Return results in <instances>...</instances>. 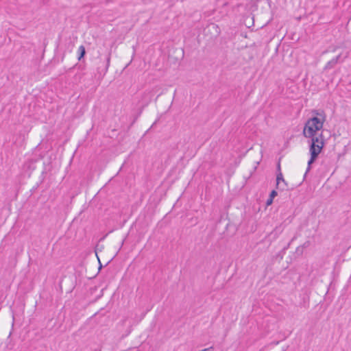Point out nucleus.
Wrapping results in <instances>:
<instances>
[{
    "instance_id": "nucleus-1",
    "label": "nucleus",
    "mask_w": 351,
    "mask_h": 351,
    "mask_svg": "<svg viewBox=\"0 0 351 351\" xmlns=\"http://www.w3.org/2000/svg\"><path fill=\"white\" fill-rule=\"evenodd\" d=\"M312 113L315 116L308 119L305 123L303 135L305 137H313L323 128L324 121H326V115L324 111H318L314 110Z\"/></svg>"
},
{
    "instance_id": "nucleus-2",
    "label": "nucleus",
    "mask_w": 351,
    "mask_h": 351,
    "mask_svg": "<svg viewBox=\"0 0 351 351\" xmlns=\"http://www.w3.org/2000/svg\"><path fill=\"white\" fill-rule=\"evenodd\" d=\"M311 138L310 148L309 150H314L321 152L324 146V139L322 133L318 136H313V137H308Z\"/></svg>"
},
{
    "instance_id": "nucleus-3",
    "label": "nucleus",
    "mask_w": 351,
    "mask_h": 351,
    "mask_svg": "<svg viewBox=\"0 0 351 351\" xmlns=\"http://www.w3.org/2000/svg\"><path fill=\"white\" fill-rule=\"evenodd\" d=\"M309 152H310V154H311V158L308 161V167H307L306 173L304 174V178L306 177L307 173L311 170V165L315 162V160L318 158L319 154L321 153L319 151L317 152V151H314V150L313 151L309 150Z\"/></svg>"
},
{
    "instance_id": "nucleus-4",
    "label": "nucleus",
    "mask_w": 351,
    "mask_h": 351,
    "mask_svg": "<svg viewBox=\"0 0 351 351\" xmlns=\"http://www.w3.org/2000/svg\"><path fill=\"white\" fill-rule=\"evenodd\" d=\"M309 152H310V154H311V158L308 161V167H307L306 173L304 174V178L306 177L307 173L311 170V165L315 162V160L318 158L319 154L321 153L319 151L317 152V151H314V150L313 151L309 150Z\"/></svg>"
},
{
    "instance_id": "nucleus-5",
    "label": "nucleus",
    "mask_w": 351,
    "mask_h": 351,
    "mask_svg": "<svg viewBox=\"0 0 351 351\" xmlns=\"http://www.w3.org/2000/svg\"><path fill=\"white\" fill-rule=\"evenodd\" d=\"M277 169H278V173L276 175V187L277 188L278 187L279 184H280V182L281 181L285 184V186H287V184L286 181L285 180V179L283 178L282 173L280 171V162H278V164Z\"/></svg>"
},
{
    "instance_id": "nucleus-6",
    "label": "nucleus",
    "mask_w": 351,
    "mask_h": 351,
    "mask_svg": "<svg viewBox=\"0 0 351 351\" xmlns=\"http://www.w3.org/2000/svg\"><path fill=\"white\" fill-rule=\"evenodd\" d=\"M341 57V54L337 56L335 58H332L331 60L328 62L324 67V70H328L333 68L339 62Z\"/></svg>"
},
{
    "instance_id": "nucleus-7",
    "label": "nucleus",
    "mask_w": 351,
    "mask_h": 351,
    "mask_svg": "<svg viewBox=\"0 0 351 351\" xmlns=\"http://www.w3.org/2000/svg\"><path fill=\"white\" fill-rule=\"evenodd\" d=\"M78 52H79L78 60H80L82 58H84V56L86 54V49H85L84 46L81 45L79 47Z\"/></svg>"
},
{
    "instance_id": "nucleus-8",
    "label": "nucleus",
    "mask_w": 351,
    "mask_h": 351,
    "mask_svg": "<svg viewBox=\"0 0 351 351\" xmlns=\"http://www.w3.org/2000/svg\"><path fill=\"white\" fill-rule=\"evenodd\" d=\"M110 56H111V52L109 51L108 53V55H107V57H106V71H105L106 72L108 71V67L110 66Z\"/></svg>"
},
{
    "instance_id": "nucleus-9",
    "label": "nucleus",
    "mask_w": 351,
    "mask_h": 351,
    "mask_svg": "<svg viewBox=\"0 0 351 351\" xmlns=\"http://www.w3.org/2000/svg\"><path fill=\"white\" fill-rule=\"evenodd\" d=\"M278 195V193L276 190H272L269 194V197L274 199L275 197H276Z\"/></svg>"
},
{
    "instance_id": "nucleus-10",
    "label": "nucleus",
    "mask_w": 351,
    "mask_h": 351,
    "mask_svg": "<svg viewBox=\"0 0 351 351\" xmlns=\"http://www.w3.org/2000/svg\"><path fill=\"white\" fill-rule=\"evenodd\" d=\"M273 203V199L269 197V198L267 199L266 204L267 206H269Z\"/></svg>"
},
{
    "instance_id": "nucleus-11",
    "label": "nucleus",
    "mask_w": 351,
    "mask_h": 351,
    "mask_svg": "<svg viewBox=\"0 0 351 351\" xmlns=\"http://www.w3.org/2000/svg\"><path fill=\"white\" fill-rule=\"evenodd\" d=\"M211 26H212L213 28H215V25H214V24H212V25H211Z\"/></svg>"
}]
</instances>
